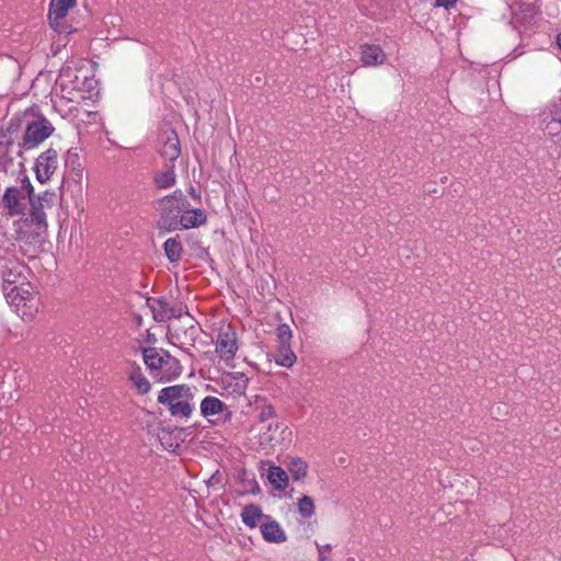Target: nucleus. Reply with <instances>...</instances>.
Returning a JSON list of instances; mask_svg holds the SVG:
<instances>
[{
  "label": "nucleus",
  "instance_id": "f257e3e1",
  "mask_svg": "<svg viewBox=\"0 0 561 561\" xmlns=\"http://www.w3.org/2000/svg\"><path fill=\"white\" fill-rule=\"evenodd\" d=\"M194 397L193 389L181 383L161 389L157 400L168 409L171 416L187 420L195 410Z\"/></svg>",
  "mask_w": 561,
  "mask_h": 561
},
{
  "label": "nucleus",
  "instance_id": "f03ea898",
  "mask_svg": "<svg viewBox=\"0 0 561 561\" xmlns=\"http://www.w3.org/2000/svg\"><path fill=\"white\" fill-rule=\"evenodd\" d=\"M160 218L158 228L164 231H175L180 229V217L190 207V203L181 190L174 191L172 194L167 195L159 199Z\"/></svg>",
  "mask_w": 561,
  "mask_h": 561
},
{
  "label": "nucleus",
  "instance_id": "7ed1b4c3",
  "mask_svg": "<svg viewBox=\"0 0 561 561\" xmlns=\"http://www.w3.org/2000/svg\"><path fill=\"white\" fill-rule=\"evenodd\" d=\"M32 194L33 185L25 176L20 186H11L5 190L2 197L3 207L11 216L23 214L26 208L25 201H30Z\"/></svg>",
  "mask_w": 561,
  "mask_h": 561
},
{
  "label": "nucleus",
  "instance_id": "20e7f679",
  "mask_svg": "<svg viewBox=\"0 0 561 561\" xmlns=\"http://www.w3.org/2000/svg\"><path fill=\"white\" fill-rule=\"evenodd\" d=\"M54 130L55 128L53 124L43 116H39L37 119L27 123L22 142L19 144V150L16 153H21V148L26 150L35 148L45 139H47L54 133Z\"/></svg>",
  "mask_w": 561,
  "mask_h": 561
},
{
  "label": "nucleus",
  "instance_id": "39448f33",
  "mask_svg": "<svg viewBox=\"0 0 561 561\" xmlns=\"http://www.w3.org/2000/svg\"><path fill=\"white\" fill-rule=\"evenodd\" d=\"M15 240L35 250L44 242L48 225H35L24 219L15 222Z\"/></svg>",
  "mask_w": 561,
  "mask_h": 561
},
{
  "label": "nucleus",
  "instance_id": "423d86ee",
  "mask_svg": "<svg viewBox=\"0 0 561 561\" xmlns=\"http://www.w3.org/2000/svg\"><path fill=\"white\" fill-rule=\"evenodd\" d=\"M21 128V121L18 117L11 118L5 129H0V170L7 172V169L12 164V157L10 148L14 145V135Z\"/></svg>",
  "mask_w": 561,
  "mask_h": 561
},
{
  "label": "nucleus",
  "instance_id": "0eeeda50",
  "mask_svg": "<svg viewBox=\"0 0 561 561\" xmlns=\"http://www.w3.org/2000/svg\"><path fill=\"white\" fill-rule=\"evenodd\" d=\"M76 3L71 0H50L48 20L50 26L57 33H71L70 25L65 21L69 9L73 8Z\"/></svg>",
  "mask_w": 561,
  "mask_h": 561
},
{
  "label": "nucleus",
  "instance_id": "6e6552de",
  "mask_svg": "<svg viewBox=\"0 0 561 561\" xmlns=\"http://www.w3.org/2000/svg\"><path fill=\"white\" fill-rule=\"evenodd\" d=\"M237 333L231 325L224 327L219 330L216 339V353L225 362L234 358L238 351Z\"/></svg>",
  "mask_w": 561,
  "mask_h": 561
},
{
  "label": "nucleus",
  "instance_id": "1a4fd4ad",
  "mask_svg": "<svg viewBox=\"0 0 561 561\" xmlns=\"http://www.w3.org/2000/svg\"><path fill=\"white\" fill-rule=\"evenodd\" d=\"M56 195L53 192L45 191L38 196L32 194L28 203L31 205L30 214L26 219L35 222V225H47L45 208L54 205Z\"/></svg>",
  "mask_w": 561,
  "mask_h": 561
},
{
  "label": "nucleus",
  "instance_id": "9d476101",
  "mask_svg": "<svg viewBox=\"0 0 561 561\" xmlns=\"http://www.w3.org/2000/svg\"><path fill=\"white\" fill-rule=\"evenodd\" d=\"M36 179L41 183H46L58 169V152L54 148H48L42 152L35 162Z\"/></svg>",
  "mask_w": 561,
  "mask_h": 561
},
{
  "label": "nucleus",
  "instance_id": "9b49d317",
  "mask_svg": "<svg viewBox=\"0 0 561 561\" xmlns=\"http://www.w3.org/2000/svg\"><path fill=\"white\" fill-rule=\"evenodd\" d=\"M147 305L157 322H167L172 318H180L182 314V308L171 305L164 297H150L147 299Z\"/></svg>",
  "mask_w": 561,
  "mask_h": 561
},
{
  "label": "nucleus",
  "instance_id": "f8f14e48",
  "mask_svg": "<svg viewBox=\"0 0 561 561\" xmlns=\"http://www.w3.org/2000/svg\"><path fill=\"white\" fill-rule=\"evenodd\" d=\"M27 272V266L20 262L9 261L8 263H5L1 274L3 291L26 282Z\"/></svg>",
  "mask_w": 561,
  "mask_h": 561
},
{
  "label": "nucleus",
  "instance_id": "ddd939ff",
  "mask_svg": "<svg viewBox=\"0 0 561 561\" xmlns=\"http://www.w3.org/2000/svg\"><path fill=\"white\" fill-rule=\"evenodd\" d=\"M9 304L19 308L20 306L32 308L35 299V291L30 282H24L15 287L3 291Z\"/></svg>",
  "mask_w": 561,
  "mask_h": 561
},
{
  "label": "nucleus",
  "instance_id": "4468645a",
  "mask_svg": "<svg viewBox=\"0 0 561 561\" xmlns=\"http://www.w3.org/2000/svg\"><path fill=\"white\" fill-rule=\"evenodd\" d=\"M160 156L164 159V163H173L181 154V146L178 134L174 129L165 130L161 135Z\"/></svg>",
  "mask_w": 561,
  "mask_h": 561
},
{
  "label": "nucleus",
  "instance_id": "2eb2a0df",
  "mask_svg": "<svg viewBox=\"0 0 561 561\" xmlns=\"http://www.w3.org/2000/svg\"><path fill=\"white\" fill-rule=\"evenodd\" d=\"M551 119L545 127V134L561 146V99L550 107Z\"/></svg>",
  "mask_w": 561,
  "mask_h": 561
},
{
  "label": "nucleus",
  "instance_id": "dca6fc26",
  "mask_svg": "<svg viewBox=\"0 0 561 561\" xmlns=\"http://www.w3.org/2000/svg\"><path fill=\"white\" fill-rule=\"evenodd\" d=\"M360 61L366 67H377L386 61V54L379 45L364 44L359 47Z\"/></svg>",
  "mask_w": 561,
  "mask_h": 561
},
{
  "label": "nucleus",
  "instance_id": "f3484780",
  "mask_svg": "<svg viewBox=\"0 0 561 561\" xmlns=\"http://www.w3.org/2000/svg\"><path fill=\"white\" fill-rule=\"evenodd\" d=\"M152 183L158 190H168L175 185L176 173L175 164L164 163V165L154 172Z\"/></svg>",
  "mask_w": 561,
  "mask_h": 561
},
{
  "label": "nucleus",
  "instance_id": "a211bd4d",
  "mask_svg": "<svg viewBox=\"0 0 561 561\" xmlns=\"http://www.w3.org/2000/svg\"><path fill=\"white\" fill-rule=\"evenodd\" d=\"M260 528L263 539L267 542L283 543L287 540V536L279 523L271 517L270 519H265V522L261 524Z\"/></svg>",
  "mask_w": 561,
  "mask_h": 561
},
{
  "label": "nucleus",
  "instance_id": "6ab92c4d",
  "mask_svg": "<svg viewBox=\"0 0 561 561\" xmlns=\"http://www.w3.org/2000/svg\"><path fill=\"white\" fill-rule=\"evenodd\" d=\"M181 373L182 365L180 360L173 357L169 352H165L162 368L156 374V377L159 378L160 381H170L178 378Z\"/></svg>",
  "mask_w": 561,
  "mask_h": 561
},
{
  "label": "nucleus",
  "instance_id": "aec40b11",
  "mask_svg": "<svg viewBox=\"0 0 561 561\" xmlns=\"http://www.w3.org/2000/svg\"><path fill=\"white\" fill-rule=\"evenodd\" d=\"M242 523L249 528L259 526L262 519H270V515H265L257 504H247L240 514Z\"/></svg>",
  "mask_w": 561,
  "mask_h": 561
},
{
  "label": "nucleus",
  "instance_id": "412c9836",
  "mask_svg": "<svg viewBox=\"0 0 561 561\" xmlns=\"http://www.w3.org/2000/svg\"><path fill=\"white\" fill-rule=\"evenodd\" d=\"M207 221V215L203 209L195 208L191 209L186 207L185 211L180 217V229H191L199 227Z\"/></svg>",
  "mask_w": 561,
  "mask_h": 561
},
{
  "label": "nucleus",
  "instance_id": "4be33fe9",
  "mask_svg": "<svg viewBox=\"0 0 561 561\" xmlns=\"http://www.w3.org/2000/svg\"><path fill=\"white\" fill-rule=\"evenodd\" d=\"M165 352L164 350L159 351L156 347H146L142 350L144 362L154 377L162 368Z\"/></svg>",
  "mask_w": 561,
  "mask_h": 561
},
{
  "label": "nucleus",
  "instance_id": "5701e85b",
  "mask_svg": "<svg viewBox=\"0 0 561 561\" xmlns=\"http://www.w3.org/2000/svg\"><path fill=\"white\" fill-rule=\"evenodd\" d=\"M226 404L216 397L208 396L201 402V414L204 417L216 415L226 409Z\"/></svg>",
  "mask_w": 561,
  "mask_h": 561
},
{
  "label": "nucleus",
  "instance_id": "b1692460",
  "mask_svg": "<svg viewBox=\"0 0 561 561\" xmlns=\"http://www.w3.org/2000/svg\"><path fill=\"white\" fill-rule=\"evenodd\" d=\"M267 479L271 484L278 491H284L288 485L287 472L277 466H271L268 468Z\"/></svg>",
  "mask_w": 561,
  "mask_h": 561
},
{
  "label": "nucleus",
  "instance_id": "393cba45",
  "mask_svg": "<svg viewBox=\"0 0 561 561\" xmlns=\"http://www.w3.org/2000/svg\"><path fill=\"white\" fill-rule=\"evenodd\" d=\"M274 358L277 365L289 368L295 364L297 357L291 350L290 344L285 343L279 344Z\"/></svg>",
  "mask_w": 561,
  "mask_h": 561
},
{
  "label": "nucleus",
  "instance_id": "a878e982",
  "mask_svg": "<svg viewBox=\"0 0 561 561\" xmlns=\"http://www.w3.org/2000/svg\"><path fill=\"white\" fill-rule=\"evenodd\" d=\"M163 248L165 256L171 263H176L181 260L183 247L181 241L179 240V237L167 239L163 244Z\"/></svg>",
  "mask_w": 561,
  "mask_h": 561
},
{
  "label": "nucleus",
  "instance_id": "bb28decb",
  "mask_svg": "<svg viewBox=\"0 0 561 561\" xmlns=\"http://www.w3.org/2000/svg\"><path fill=\"white\" fill-rule=\"evenodd\" d=\"M172 339L180 343L194 342L197 337V328L194 324L188 327H176L171 333Z\"/></svg>",
  "mask_w": 561,
  "mask_h": 561
},
{
  "label": "nucleus",
  "instance_id": "cd10ccee",
  "mask_svg": "<svg viewBox=\"0 0 561 561\" xmlns=\"http://www.w3.org/2000/svg\"><path fill=\"white\" fill-rule=\"evenodd\" d=\"M129 380L140 394H146L151 389L149 380L141 373L140 367H135L129 374Z\"/></svg>",
  "mask_w": 561,
  "mask_h": 561
},
{
  "label": "nucleus",
  "instance_id": "c85d7f7f",
  "mask_svg": "<svg viewBox=\"0 0 561 561\" xmlns=\"http://www.w3.org/2000/svg\"><path fill=\"white\" fill-rule=\"evenodd\" d=\"M288 470L291 474V478L296 481H299L307 476L308 465L300 458H293L288 463Z\"/></svg>",
  "mask_w": 561,
  "mask_h": 561
},
{
  "label": "nucleus",
  "instance_id": "c756f323",
  "mask_svg": "<svg viewBox=\"0 0 561 561\" xmlns=\"http://www.w3.org/2000/svg\"><path fill=\"white\" fill-rule=\"evenodd\" d=\"M65 162L67 167L71 168V171L76 174V181H80L82 176V168L80 164V158L76 150L69 149L66 153Z\"/></svg>",
  "mask_w": 561,
  "mask_h": 561
},
{
  "label": "nucleus",
  "instance_id": "7c9ffc66",
  "mask_svg": "<svg viewBox=\"0 0 561 561\" xmlns=\"http://www.w3.org/2000/svg\"><path fill=\"white\" fill-rule=\"evenodd\" d=\"M314 503L310 496L304 495L298 500V512L301 517L310 518L311 516L314 515Z\"/></svg>",
  "mask_w": 561,
  "mask_h": 561
},
{
  "label": "nucleus",
  "instance_id": "2f4dec72",
  "mask_svg": "<svg viewBox=\"0 0 561 561\" xmlns=\"http://www.w3.org/2000/svg\"><path fill=\"white\" fill-rule=\"evenodd\" d=\"M158 438H159L161 445L167 450H175L178 447H180V444L178 442L173 440L172 433L167 430H162L158 434Z\"/></svg>",
  "mask_w": 561,
  "mask_h": 561
},
{
  "label": "nucleus",
  "instance_id": "473e14b6",
  "mask_svg": "<svg viewBox=\"0 0 561 561\" xmlns=\"http://www.w3.org/2000/svg\"><path fill=\"white\" fill-rule=\"evenodd\" d=\"M232 379L234 380L233 392L241 396L245 393L248 388L249 379L242 373H237Z\"/></svg>",
  "mask_w": 561,
  "mask_h": 561
},
{
  "label": "nucleus",
  "instance_id": "72a5a7b5",
  "mask_svg": "<svg viewBox=\"0 0 561 561\" xmlns=\"http://www.w3.org/2000/svg\"><path fill=\"white\" fill-rule=\"evenodd\" d=\"M276 336L279 344L289 343L291 340V330L288 324H280L276 329Z\"/></svg>",
  "mask_w": 561,
  "mask_h": 561
},
{
  "label": "nucleus",
  "instance_id": "f704fd0d",
  "mask_svg": "<svg viewBox=\"0 0 561 561\" xmlns=\"http://www.w3.org/2000/svg\"><path fill=\"white\" fill-rule=\"evenodd\" d=\"M314 545L318 550V561H331L327 553H330L332 551V546L329 543L320 545L317 541L314 542Z\"/></svg>",
  "mask_w": 561,
  "mask_h": 561
},
{
  "label": "nucleus",
  "instance_id": "c9c22d12",
  "mask_svg": "<svg viewBox=\"0 0 561 561\" xmlns=\"http://www.w3.org/2000/svg\"><path fill=\"white\" fill-rule=\"evenodd\" d=\"M276 416V411L273 405L266 404L261 412V420L265 421Z\"/></svg>",
  "mask_w": 561,
  "mask_h": 561
},
{
  "label": "nucleus",
  "instance_id": "e433bc0d",
  "mask_svg": "<svg viewBox=\"0 0 561 561\" xmlns=\"http://www.w3.org/2000/svg\"><path fill=\"white\" fill-rule=\"evenodd\" d=\"M456 1L457 0H434L433 4L437 8L449 9L456 3Z\"/></svg>",
  "mask_w": 561,
  "mask_h": 561
},
{
  "label": "nucleus",
  "instance_id": "4c0bfd02",
  "mask_svg": "<svg viewBox=\"0 0 561 561\" xmlns=\"http://www.w3.org/2000/svg\"><path fill=\"white\" fill-rule=\"evenodd\" d=\"M134 320L138 327L142 324V317L140 314H135Z\"/></svg>",
  "mask_w": 561,
  "mask_h": 561
},
{
  "label": "nucleus",
  "instance_id": "58836bf2",
  "mask_svg": "<svg viewBox=\"0 0 561 561\" xmlns=\"http://www.w3.org/2000/svg\"><path fill=\"white\" fill-rule=\"evenodd\" d=\"M557 45L559 49L561 50V33L557 36Z\"/></svg>",
  "mask_w": 561,
  "mask_h": 561
},
{
  "label": "nucleus",
  "instance_id": "ea45409f",
  "mask_svg": "<svg viewBox=\"0 0 561 561\" xmlns=\"http://www.w3.org/2000/svg\"><path fill=\"white\" fill-rule=\"evenodd\" d=\"M191 195L193 197H199L198 195H196V192H195V190L193 187L191 188Z\"/></svg>",
  "mask_w": 561,
  "mask_h": 561
},
{
  "label": "nucleus",
  "instance_id": "a19ab883",
  "mask_svg": "<svg viewBox=\"0 0 561 561\" xmlns=\"http://www.w3.org/2000/svg\"><path fill=\"white\" fill-rule=\"evenodd\" d=\"M557 263H558V265L561 267V256H559V257L557 259Z\"/></svg>",
  "mask_w": 561,
  "mask_h": 561
},
{
  "label": "nucleus",
  "instance_id": "79ce46f5",
  "mask_svg": "<svg viewBox=\"0 0 561 561\" xmlns=\"http://www.w3.org/2000/svg\"><path fill=\"white\" fill-rule=\"evenodd\" d=\"M347 561H354V558H350Z\"/></svg>",
  "mask_w": 561,
  "mask_h": 561
}]
</instances>
